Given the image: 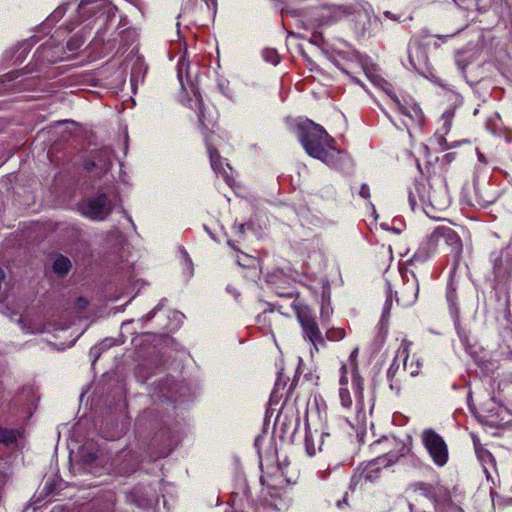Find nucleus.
I'll list each match as a JSON object with an SVG mask.
<instances>
[{
  "label": "nucleus",
  "mask_w": 512,
  "mask_h": 512,
  "mask_svg": "<svg viewBox=\"0 0 512 512\" xmlns=\"http://www.w3.org/2000/svg\"><path fill=\"white\" fill-rule=\"evenodd\" d=\"M437 244L438 242L434 237V234L431 233L427 240L420 245L409 262L411 264H415L426 261L435 252Z\"/></svg>",
  "instance_id": "13"
},
{
  "label": "nucleus",
  "mask_w": 512,
  "mask_h": 512,
  "mask_svg": "<svg viewBox=\"0 0 512 512\" xmlns=\"http://www.w3.org/2000/svg\"><path fill=\"white\" fill-rule=\"evenodd\" d=\"M437 242L443 240L450 248L451 252L459 255L462 251V242L458 234L448 226H438L433 232Z\"/></svg>",
  "instance_id": "10"
},
{
  "label": "nucleus",
  "mask_w": 512,
  "mask_h": 512,
  "mask_svg": "<svg viewBox=\"0 0 512 512\" xmlns=\"http://www.w3.org/2000/svg\"><path fill=\"white\" fill-rule=\"evenodd\" d=\"M263 56L267 62H270L274 65L279 62V55L275 50L266 49L263 51Z\"/></svg>",
  "instance_id": "27"
},
{
  "label": "nucleus",
  "mask_w": 512,
  "mask_h": 512,
  "mask_svg": "<svg viewBox=\"0 0 512 512\" xmlns=\"http://www.w3.org/2000/svg\"><path fill=\"white\" fill-rule=\"evenodd\" d=\"M359 194L361 197L368 199L370 197V189L367 184H363L360 188Z\"/></svg>",
  "instance_id": "29"
},
{
  "label": "nucleus",
  "mask_w": 512,
  "mask_h": 512,
  "mask_svg": "<svg viewBox=\"0 0 512 512\" xmlns=\"http://www.w3.org/2000/svg\"><path fill=\"white\" fill-rule=\"evenodd\" d=\"M97 0H81V3L82 4H85V5H88V4H91V3H94L96 2Z\"/></svg>",
  "instance_id": "39"
},
{
  "label": "nucleus",
  "mask_w": 512,
  "mask_h": 512,
  "mask_svg": "<svg viewBox=\"0 0 512 512\" xmlns=\"http://www.w3.org/2000/svg\"><path fill=\"white\" fill-rule=\"evenodd\" d=\"M398 370H399V364L397 362V359L395 358L393 360L392 364L390 365V367L387 370V378L390 381V387L391 388H393V381H394V378H395L396 373L398 372Z\"/></svg>",
  "instance_id": "26"
},
{
  "label": "nucleus",
  "mask_w": 512,
  "mask_h": 512,
  "mask_svg": "<svg viewBox=\"0 0 512 512\" xmlns=\"http://www.w3.org/2000/svg\"><path fill=\"white\" fill-rule=\"evenodd\" d=\"M455 297H456V295H455V291L454 290L449 291L447 293V300L450 302L451 306H453V307L455 306V302H454Z\"/></svg>",
  "instance_id": "33"
},
{
  "label": "nucleus",
  "mask_w": 512,
  "mask_h": 512,
  "mask_svg": "<svg viewBox=\"0 0 512 512\" xmlns=\"http://www.w3.org/2000/svg\"><path fill=\"white\" fill-rule=\"evenodd\" d=\"M153 314H154L153 312H150V313L147 315V318H148V319L152 318V317H153Z\"/></svg>",
  "instance_id": "46"
},
{
  "label": "nucleus",
  "mask_w": 512,
  "mask_h": 512,
  "mask_svg": "<svg viewBox=\"0 0 512 512\" xmlns=\"http://www.w3.org/2000/svg\"><path fill=\"white\" fill-rule=\"evenodd\" d=\"M339 13L343 16L354 15L353 28L358 38L371 37L373 32L380 26V20L373 16L372 12L364 8L352 12L350 7L342 6L339 8Z\"/></svg>",
  "instance_id": "3"
},
{
  "label": "nucleus",
  "mask_w": 512,
  "mask_h": 512,
  "mask_svg": "<svg viewBox=\"0 0 512 512\" xmlns=\"http://www.w3.org/2000/svg\"><path fill=\"white\" fill-rule=\"evenodd\" d=\"M408 59L411 67L416 71H423L427 67L428 56L425 48L419 43L409 45Z\"/></svg>",
  "instance_id": "12"
},
{
  "label": "nucleus",
  "mask_w": 512,
  "mask_h": 512,
  "mask_svg": "<svg viewBox=\"0 0 512 512\" xmlns=\"http://www.w3.org/2000/svg\"><path fill=\"white\" fill-rule=\"evenodd\" d=\"M397 110L406 118L402 124L409 130L410 127H421L424 122V114L417 104H402L398 98H393Z\"/></svg>",
  "instance_id": "6"
},
{
  "label": "nucleus",
  "mask_w": 512,
  "mask_h": 512,
  "mask_svg": "<svg viewBox=\"0 0 512 512\" xmlns=\"http://www.w3.org/2000/svg\"><path fill=\"white\" fill-rule=\"evenodd\" d=\"M380 468H383L382 465H376L374 466L373 470L370 472V475L372 476V479L370 481H373L378 477V472Z\"/></svg>",
  "instance_id": "32"
},
{
  "label": "nucleus",
  "mask_w": 512,
  "mask_h": 512,
  "mask_svg": "<svg viewBox=\"0 0 512 512\" xmlns=\"http://www.w3.org/2000/svg\"><path fill=\"white\" fill-rule=\"evenodd\" d=\"M492 202H493V200H485V203H487V204L492 203Z\"/></svg>",
  "instance_id": "50"
},
{
  "label": "nucleus",
  "mask_w": 512,
  "mask_h": 512,
  "mask_svg": "<svg viewBox=\"0 0 512 512\" xmlns=\"http://www.w3.org/2000/svg\"><path fill=\"white\" fill-rule=\"evenodd\" d=\"M207 7L210 8V2L213 4V6L216 5V0H204Z\"/></svg>",
  "instance_id": "38"
},
{
  "label": "nucleus",
  "mask_w": 512,
  "mask_h": 512,
  "mask_svg": "<svg viewBox=\"0 0 512 512\" xmlns=\"http://www.w3.org/2000/svg\"><path fill=\"white\" fill-rule=\"evenodd\" d=\"M408 345H409V343H408L406 340H404V341L402 342V345H401V346L403 347V351H402V353H403V354H404V356H405V359H404V366H406V365H407V359H408Z\"/></svg>",
  "instance_id": "31"
},
{
  "label": "nucleus",
  "mask_w": 512,
  "mask_h": 512,
  "mask_svg": "<svg viewBox=\"0 0 512 512\" xmlns=\"http://www.w3.org/2000/svg\"><path fill=\"white\" fill-rule=\"evenodd\" d=\"M184 78L187 82H191L189 63L182 57L178 62V79L182 87H184Z\"/></svg>",
  "instance_id": "17"
},
{
  "label": "nucleus",
  "mask_w": 512,
  "mask_h": 512,
  "mask_svg": "<svg viewBox=\"0 0 512 512\" xmlns=\"http://www.w3.org/2000/svg\"><path fill=\"white\" fill-rule=\"evenodd\" d=\"M446 157L452 159V154H447Z\"/></svg>",
  "instance_id": "49"
},
{
  "label": "nucleus",
  "mask_w": 512,
  "mask_h": 512,
  "mask_svg": "<svg viewBox=\"0 0 512 512\" xmlns=\"http://www.w3.org/2000/svg\"><path fill=\"white\" fill-rule=\"evenodd\" d=\"M96 458H97V456L95 453H88L87 455H85L86 462H93L96 460Z\"/></svg>",
  "instance_id": "35"
},
{
  "label": "nucleus",
  "mask_w": 512,
  "mask_h": 512,
  "mask_svg": "<svg viewBox=\"0 0 512 512\" xmlns=\"http://www.w3.org/2000/svg\"><path fill=\"white\" fill-rule=\"evenodd\" d=\"M18 432L14 429L0 428V443L5 445L12 444L17 439Z\"/></svg>",
  "instance_id": "19"
},
{
  "label": "nucleus",
  "mask_w": 512,
  "mask_h": 512,
  "mask_svg": "<svg viewBox=\"0 0 512 512\" xmlns=\"http://www.w3.org/2000/svg\"><path fill=\"white\" fill-rule=\"evenodd\" d=\"M439 144H440V146H441L444 150H446V149H448V148H449V146H448V144H447V141H446V139H445L443 136H440V137H439Z\"/></svg>",
  "instance_id": "34"
},
{
  "label": "nucleus",
  "mask_w": 512,
  "mask_h": 512,
  "mask_svg": "<svg viewBox=\"0 0 512 512\" xmlns=\"http://www.w3.org/2000/svg\"><path fill=\"white\" fill-rule=\"evenodd\" d=\"M113 211V205L105 193L87 199L81 206V213L94 221L105 220Z\"/></svg>",
  "instance_id": "5"
},
{
  "label": "nucleus",
  "mask_w": 512,
  "mask_h": 512,
  "mask_svg": "<svg viewBox=\"0 0 512 512\" xmlns=\"http://www.w3.org/2000/svg\"><path fill=\"white\" fill-rule=\"evenodd\" d=\"M384 15H385L387 18L395 19V18H394V15H393L391 12H389V11H385V12H384Z\"/></svg>",
  "instance_id": "40"
},
{
  "label": "nucleus",
  "mask_w": 512,
  "mask_h": 512,
  "mask_svg": "<svg viewBox=\"0 0 512 512\" xmlns=\"http://www.w3.org/2000/svg\"><path fill=\"white\" fill-rule=\"evenodd\" d=\"M204 139H205V143L207 146V151L209 154L211 165L214 169H216L217 167L221 166L220 154H219L218 150L212 145L211 140H210V135L205 134Z\"/></svg>",
  "instance_id": "16"
},
{
  "label": "nucleus",
  "mask_w": 512,
  "mask_h": 512,
  "mask_svg": "<svg viewBox=\"0 0 512 512\" xmlns=\"http://www.w3.org/2000/svg\"><path fill=\"white\" fill-rule=\"evenodd\" d=\"M408 200L413 211L419 206H423L426 202H429L431 206L436 205L433 199L427 195L426 186L422 183L413 184V187L408 192Z\"/></svg>",
  "instance_id": "11"
},
{
  "label": "nucleus",
  "mask_w": 512,
  "mask_h": 512,
  "mask_svg": "<svg viewBox=\"0 0 512 512\" xmlns=\"http://www.w3.org/2000/svg\"><path fill=\"white\" fill-rule=\"evenodd\" d=\"M297 135L306 153L322 162L330 163V151H340L335 147V139L319 124L305 120L297 125Z\"/></svg>",
  "instance_id": "1"
},
{
  "label": "nucleus",
  "mask_w": 512,
  "mask_h": 512,
  "mask_svg": "<svg viewBox=\"0 0 512 512\" xmlns=\"http://www.w3.org/2000/svg\"><path fill=\"white\" fill-rule=\"evenodd\" d=\"M353 385L356 397L361 400L363 398V381L362 378L358 375H354L353 377Z\"/></svg>",
  "instance_id": "25"
},
{
  "label": "nucleus",
  "mask_w": 512,
  "mask_h": 512,
  "mask_svg": "<svg viewBox=\"0 0 512 512\" xmlns=\"http://www.w3.org/2000/svg\"><path fill=\"white\" fill-rule=\"evenodd\" d=\"M477 455H478L479 460L482 462L486 473H488L487 465H490L492 468L495 467V464H496L495 458L488 450L480 449L477 451Z\"/></svg>",
  "instance_id": "18"
},
{
  "label": "nucleus",
  "mask_w": 512,
  "mask_h": 512,
  "mask_svg": "<svg viewBox=\"0 0 512 512\" xmlns=\"http://www.w3.org/2000/svg\"><path fill=\"white\" fill-rule=\"evenodd\" d=\"M454 114H455V109L450 107L448 108L441 116V119L443 121V131L444 133H448L450 128H451V124H452V119L454 118Z\"/></svg>",
  "instance_id": "20"
},
{
  "label": "nucleus",
  "mask_w": 512,
  "mask_h": 512,
  "mask_svg": "<svg viewBox=\"0 0 512 512\" xmlns=\"http://www.w3.org/2000/svg\"><path fill=\"white\" fill-rule=\"evenodd\" d=\"M339 382H340L341 387H344L348 383L347 367L345 364H342V366H341V377H340Z\"/></svg>",
  "instance_id": "28"
},
{
  "label": "nucleus",
  "mask_w": 512,
  "mask_h": 512,
  "mask_svg": "<svg viewBox=\"0 0 512 512\" xmlns=\"http://www.w3.org/2000/svg\"><path fill=\"white\" fill-rule=\"evenodd\" d=\"M198 122L199 126L201 128L202 134L205 137V134H210L211 128L214 126L211 122H206V116H205V110H204V103L202 98L200 97L198 99Z\"/></svg>",
  "instance_id": "15"
},
{
  "label": "nucleus",
  "mask_w": 512,
  "mask_h": 512,
  "mask_svg": "<svg viewBox=\"0 0 512 512\" xmlns=\"http://www.w3.org/2000/svg\"><path fill=\"white\" fill-rule=\"evenodd\" d=\"M111 165V150L107 147L93 151L91 157L83 163L87 171L97 169L99 173H106Z\"/></svg>",
  "instance_id": "8"
},
{
  "label": "nucleus",
  "mask_w": 512,
  "mask_h": 512,
  "mask_svg": "<svg viewBox=\"0 0 512 512\" xmlns=\"http://www.w3.org/2000/svg\"><path fill=\"white\" fill-rule=\"evenodd\" d=\"M414 290H415V291H414L413 299H412L413 301L417 298V295H418V292H419V286H418V284H416V285H415Z\"/></svg>",
  "instance_id": "37"
},
{
  "label": "nucleus",
  "mask_w": 512,
  "mask_h": 512,
  "mask_svg": "<svg viewBox=\"0 0 512 512\" xmlns=\"http://www.w3.org/2000/svg\"><path fill=\"white\" fill-rule=\"evenodd\" d=\"M454 3L465 10H470L475 6L479 12H485L491 8L495 13L502 14L508 7L505 0H453Z\"/></svg>",
  "instance_id": "7"
},
{
  "label": "nucleus",
  "mask_w": 512,
  "mask_h": 512,
  "mask_svg": "<svg viewBox=\"0 0 512 512\" xmlns=\"http://www.w3.org/2000/svg\"><path fill=\"white\" fill-rule=\"evenodd\" d=\"M228 245H229L230 247H232L233 249H236V247L234 246L233 241L229 240V241H228Z\"/></svg>",
  "instance_id": "43"
},
{
  "label": "nucleus",
  "mask_w": 512,
  "mask_h": 512,
  "mask_svg": "<svg viewBox=\"0 0 512 512\" xmlns=\"http://www.w3.org/2000/svg\"><path fill=\"white\" fill-rule=\"evenodd\" d=\"M343 504H347V493L342 500L337 501V507L341 508Z\"/></svg>",
  "instance_id": "36"
},
{
  "label": "nucleus",
  "mask_w": 512,
  "mask_h": 512,
  "mask_svg": "<svg viewBox=\"0 0 512 512\" xmlns=\"http://www.w3.org/2000/svg\"><path fill=\"white\" fill-rule=\"evenodd\" d=\"M455 61L457 66L464 71L466 67L471 63V58L465 56L464 51H457L455 54Z\"/></svg>",
  "instance_id": "23"
},
{
  "label": "nucleus",
  "mask_w": 512,
  "mask_h": 512,
  "mask_svg": "<svg viewBox=\"0 0 512 512\" xmlns=\"http://www.w3.org/2000/svg\"><path fill=\"white\" fill-rule=\"evenodd\" d=\"M343 328H330L326 331V338L330 341H339L345 337Z\"/></svg>",
  "instance_id": "21"
},
{
  "label": "nucleus",
  "mask_w": 512,
  "mask_h": 512,
  "mask_svg": "<svg viewBox=\"0 0 512 512\" xmlns=\"http://www.w3.org/2000/svg\"><path fill=\"white\" fill-rule=\"evenodd\" d=\"M72 267L71 261L69 258L59 254L55 257L53 262V271L60 277L68 274Z\"/></svg>",
  "instance_id": "14"
},
{
  "label": "nucleus",
  "mask_w": 512,
  "mask_h": 512,
  "mask_svg": "<svg viewBox=\"0 0 512 512\" xmlns=\"http://www.w3.org/2000/svg\"><path fill=\"white\" fill-rule=\"evenodd\" d=\"M339 397H340L341 405L344 408L348 409V408L351 407V405H352V398H351L349 390L346 387H340V389H339Z\"/></svg>",
  "instance_id": "22"
},
{
  "label": "nucleus",
  "mask_w": 512,
  "mask_h": 512,
  "mask_svg": "<svg viewBox=\"0 0 512 512\" xmlns=\"http://www.w3.org/2000/svg\"><path fill=\"white\" fill-rule=\"evenodd\" d=\"M245 227H246V225H245V224H243V223H241V224H238V225H235V226H234V228H235V230H236V234H237L240 238H242V237H243V235H244V233H245Z\"/></svg>",
  "instance_id": "30"
},
{
  "label": "nucleus",
  "mask_w": 512,
  "mask_h": 512,
  "mask_svg": "<svg viewBox=\"0 0 512 512\" xmlns=\"http://www.w3.org/2000/svg\"><path fill=\"white\" fill-rule=\"evenodd\" d=\"M509 381L512 383V372L509 374Z\"/></svg>",
  "instance_id": "47"
},
{
  "label": "nucleus",
  "mask_w": 512,
  "mask_h": 512,
  "mask_svg": "<svg viewBox=\"0 0 512 512\" xmlns=\"http://www.w3.org/2000/svg\"><path fill=\"white\" fill-rule=\"evenodd\" d=\"M422 442L435 465L443 467L449 459L448 446L443 437L433 429L422 432Z\"/></svg>",
  "instance_id": "4"
},
{
  "label": "nucleus",
  "mask_w": 512,
  "mask_h": 512,
  "mask_svg": "<svg viewBox=\"0 0 512 512\" xmlns=\"http://www.w3.org/2000/svg\"><path fill=\"white\" fill-rule=\"evenodd\" d=\"M397 446H399L397 451H389L388 453L381 455L373 461L369 462L362 473V477L366 480H371L372 476L370 475V472L373 470L374 466L382 465L383 468H387L396 463L402 456H404L407 450L406 446L402 443H397Z\"/></svg>",
  "instance_id": "9"
},
{
  "label": "nucleus",
  "mask_w": 512,
  "mask_h": 512,
  "mask_svg": "<svg viewBox=\"0 0 512 512\" xmlns=\"http://www.w3.org/2000/svg\"><path fill=\"white\" fill-rule=\"evenodd\" d=\"M286 295H287L288 297H290V298H293V297H295V296H298V293H295V292H289V293H287Z\"/></svg>",
  "instance_id": "41"
},
{
  "label": "nucleus",
  "mask_w": 512,
  "mask_h": 512,
  "mask_svg": "<svg viewBox=\"0 0 512 512\" xmlns=\"http://www.w3.org/2000/svg\"><path fill=\"white\" fill-rule=\"evenodd\" d=\"M460 30H461V29L457 30V31H456V32H454V33H451L450 35H446L444 38L454 36V35H455V34H457Z\"/></svg>",
  "instance_id": "45"
},
{
  "label": "nucleus",
  "mask_w": 512,
  "mask_h": 512,
  "mask_svg": "<svg viewBox=\"0 0 512 512\" xmlns=\"http://www.w3.org/2000/svg\"><path fill=\"white\" fill-rule=\"evenodd\" d=\"M182 254H183V256H184L187 260H189V261H190V259H189V257H188V254H187V251H186V250H184V249H183V250H182Z\"/></svg>",
  "instance_id": "42"
},
{
  "label": "nucleus",
  "mask_w": 512,
  "mask_h": 512,
  "mask_svg": "<svg viewBox=\"0 0 512 512\" xmlns=\"http://www.w3.org/2000/svg\"><path fill=\"white\" fill-rule=\"evenodd\" d=\"M446 157L452 159V154H447Z\"/></svg>",
  "instance_id": "48"
},
{
  "label": "nucleus",
  "mask_w": 512,
  "mask_h": 512,
  "mask_svg": "<svg viewBox=\"0 0 512 512\" xmlns=\"http://www.w3.org/2000/svg\"><path fill=\"white\" fill-rule=\"evenodd\" d=\"M84 43V39L81 36L74 35L67 42V48L69 51L78 50Z\"/></svg>",
  "instance_id": "24"
},
{
  "label": "nucleus",
  "mask_w": 512,
  "mask_h": 512,
  "mask_svg": "<svg viewBox=\"0 0 512 512\" xmlns=\"http://www.w3.org/2000/svg\"><path fill=\"white\" fill-rule=\"evenodd\" d=\"M79 301H80V302H82V301H83V302H84V304H86V303H87V302H86L84 299H82V298H79Z\"/></svg>",
  "instance_id": "51"
},
{
  "label": "nucleus",
  "mask_w": 512,
  "mask_h": 512,
  "mask_svg": "<svg viewBox=\"0 0 512 512\" xmlns=\"http://www.w3.org/2000/svg\"><path fill=\"white\" fill-rule=\"evenodd\" d=\"M410 374H411L412 376H416V375L418 374V370H411V371H410Z\"/></svg>",
  "instance_id": "44"
},
{
  "label": "nucleus",
  "mask_w": 512,
  "mask_h": 512,
  "mask_svg": "<svg viewBox=\"0 0 512 512\" xmlns=\"http://www.w3.org/2000/svg\"><path fill=\"white\" fill-rule=\"evenodd\" d=\"M302 328L303 337L311 342L316 351L325 346V338L322 335L316 317L312 310L305 304L295 299L291 305Z\"/></svg>",
  "instance_id": "2"
}]
</instances>
